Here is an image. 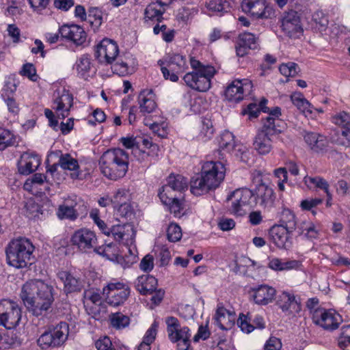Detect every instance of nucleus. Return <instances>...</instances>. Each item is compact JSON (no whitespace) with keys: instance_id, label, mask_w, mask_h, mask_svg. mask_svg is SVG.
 Segmentation results:
<instances>
[{"instance_id":"nucleus-34","label":"nucleus","mask_w":350,"mask_h":350,"mask_svg":"<svg viewBox=\"0 0 350 350\" xmlns=\"http://www.w3.org/2000/svg\"><path fill=\"white\" fill-rule=\"evenodd\" d=\"M332 121L336 125L343 129L342 135L350 144V115L345 111H341L332 116Z\"/></svg>"},{"instance_id":"nucleus-59","label":"nucleus","mask_w":350,"mask_h":350,"mask_svg":"<svg viewBox=\"0 0 350 350\" xmlns=\"http://www.w3.org/2000/svg\"><path fill=\"white\" fill-rule=\"evenodd\" d=\"M21 74L23 76L28 77L32 81H36L38 79L36 68L32 64L28 63L24 64L21 70Z\"/></svg>"},{"instance_id":"nucleus-25","label":"nucleus","mask_w":350,"mask_h":350,"mask_svg":"<svg viewBox=\"0 0 350 350\" xmlns=\"http://www.w3.org/2000/svg\"><path fill=\"white\" fill-rule=\"evenodd\" d=\"M276 305L286 314L298 313L301 310V305L295 295L286 291L278 295Z\"/></svg>"},{"instance_id":"nucleus-53","label":"nucleus","mask_w":350,"mask_h":350,"mask_svg":"<svg viewBox=\"0 0 350 350\" xmlns=\"http://www.w3.org/2000/svg\"><path fill=\"white\" fill-rule=\"evenodd\" d=\"M37 343L42 349L57 347L51 331L43 333L38 339Z\"/></svg>"},{"instance_id":"nucleus-2","label":"nucleus","mask_w":350,"mask_h":350,"mask_svg":"<svg viewBox=\"0 0 350 350\" xmlns=\"http://www.w3.org/2000/svg\"><path fill=\"white\" fill-rule=\"evenodd\" d=\"M225 166L221 162H206L201 176L193 177L190 182L191 192L201 196L217 188L225 177Z\"/></svg>"},{"instance_id":"nucleus-44","label":"nucleus","mask_w":350,"mask_h":350,"mask_svg":"<svg viewBox=\"0 0 350 350\" xmlns=\"http://www.w3.org/2000/svg\"><path fill=\"white\" fill-rule=\"evenodd\" d=\"M291 100L292 103L297 107V108L303 113H312V106L300 92H295L291 96Z\"/></svg>"},{"instance_id":"nucleus-36","label":"nucleus","mask_w":350,"mask_h":350,"mask_svg":"<svg viewBox=\"0 0 350 350\" xmlns=\"http://www.w3.org/2000/svg\"><path fill=\"white\" fill-rule=\"evenodd\" d=\"M59 165L63 170H68L72 171L71 177L72 178H78L79 173L78 172L79 164L77 159H74L69 154H62L59 159Z\"/></svg>"},{"instance_id":"nucleus-14","label":"nucleus","mask_w":350,"mask_h":350,"mask_svg":"<svg viewBox=\"0 0 350 350\" xmlns=\"http://www.w3.org/2000/svg\"><path fill=\"white\" fill-rule=\"evenodd\" d=\"M71 242L80 251L87 252L96 247L97 237L94 231L86 228H82L73 233Z\"/></svg>"},{"instance_id":"nucleus-13","label":"nucleus","mask_w":350,"mask_h":350,"mask_svg":"<svg viewBox=\"0 0 350 350\" xmlns=\"http://www.w3.org/2000/svg\"><path fill=\"white\" fill-rule=\"evenodd\" d=\"M103 295H106L107 302L112 306H118L123 304L130 295V288L122 283H110L103 288Z\"/></svg>"},{"instance_id":"nucleus-43","label":"nucleus","mask_w":350,"mask_h":350,"mask_svg":"<svg viewBox=\"0 0 350 350\" xmlns=\"http://www.w3.org/2000/svg\"><path fill=\"white\" fill-rule=\"evenodd\" d=\"M238 144L235 143L234 135L228 131L223 132L219 139V147L221 150L231 152Z\"/></svg>"},{"instance_id":"nucleus-61","label":"nucleus","mask_w":350,"mask_h":350,"mask_svg":"<svg viewBox=\"0 0 350 350\" xmlns=\"http://www.w3.org/2000/svg\"><path fill=\"white\" fill-rule=\"evenodd\" d=\"M140 269L144 272H150L154 267V257L151 254L146 255L139 264Z\"/></svg>"},{"instance_id":"nucleus-42","label":"nucleus","mask_w":350,"mask_h":350,"mask_svg":"<svg viewBox=\"0 0 350 350\" xmlns=\"http://www.w3.org/2000/svg\"><path fill=\"white\" fill-rule=\"evenodd\" d=\"M299 262L295 260H286L283 262L278 258H273L269 260V267L275 271H284L295 269L298 267Z\"/></svg>"},{"instance_id":"nucleus-47","label":"nucleus","mask_w":350,"mask_h":350,"mask_svg":"<svg viewBox=\"0 0 350 350\" xmlns=\"http://www.w3.org/2000/svg\"><path fill=\"white\" fill-rule=\"evenodd\" d=\"M304 181L308 186L313 185L317 188L323 189L325 192L327 196L329 198H331V193L329 191V184L323 178L320 176H306L304 178Z\"/></svg>"},{"instance_id":"nucleus-46","label":"nucleus","mask_w":350,"mask_h":350,"mask_svg":"<svg viewBox=\"0 0 350 350\" xmlns=\"http://www.w3.org/2000/svg\"><path fill=\"white\" fill-rule=\"evenodd\" d=\"M75 68L78 75L82 78H86L91 68L90 57L88 55H83L79 57L75 64Z\"/></svg>"},{"instance_id":"nucleus-32","label":"nucleus","mask_w":350,"mask_h":350,"mask_svg":"<svg viewBox=\"0 0 350 350\" xmlns=\"http://www.w3.org/2000/svg\"><path fill=\"white\" fill-rule=\"evenodd\" d=\"M138 103L140 111L142 113H151L157 107L154 94L151 90L141 91L138 96Z\"/></svg>"},{"instance_id":"nucleus-30","label":"nucleus","mask_w":350,"mask_h":350,"mask_svg":"<svg viewBox=\"0 0 350 350\" xmlns=\"http://www.w3.org/2000/svg\"><path fill=\"white\" fill-rule=\"evenodd\" d=\"M58 278L64 283V291L66 294L79 292L83 288L82 281L69 272L59 271Z\"/></svg>"},{"instance_id":"nucleus-56","label":"nucleus","mask_w":350,"mask_h":350,"mask_svg":"<svg viewBox=\"0 0 350 350\" xmlns=\"http://www.w3.org/2000/svg\"><path fill=\"white\" fill-rule=\"evenodd\" d=\"M167 239L171 242H176L182 237V231L179 226L176 224L169 225L167 230Z\"/></svg>"},{"instance_id":"nucleus-27","label":"nucleus","mask_w":350,"mask_h":350,"mask_svg":"<svg viewBox=\"0 0 350 350\" xmlns=\"http://www.w3.org/2000/svg\"><path fill=\"white\" fill-rule=\"evenodd\" d=\"M118 51V46L115 42L104 39L98 45L96 53L98 57H104L107 63L111 64L116 59Z\"/></svg>"},{"instance_id":"nucleus-23","label":"nucleus","mask_w":350,"mask_h":350,"mask_svg":"<svg viewBox=\"0 0 350 350\" xmlns=\"http://www.w3.org/2000/svg\"><path fill=\"white\" fill-rule=\"evenodd\" d=\"M259 44L258 38L252 33L244 32L239 34L237 46V54L239 57H243L247 55L250 50L258 49Z\"/></svg>"},{"instance_id":"nucleus-60","label":"nucleus","mask_w":350,"mask_h":350,"mask_svg":"<svg viewBox=\"0 0 350 350\" xmlns=\"http://www.w3.org/2000/svg\"><path fill=\"white\" fill-rule=\"evenodd\" d=\"M214 133V129L211 120L204 119L202 121V127L200 131V135L203 136L205 139H210Z\"/></svg>"},{"instance_id":"nucleus-28","label":"nucleus","mask_w":350,"mask_h":350,"mask_svg":"<svg viewBox=\"0 0 350 350\" xmlns=\"http://www.w3.org/2000/svg\"><path fill=\"white\" fill-rule=\"evenodd\" d=\"M303 136L306 143L312 151L320 153L326 150L328 141L325 136L308 131H304Z\"/></svg>"},{"instance_id":"nucleus-10","label":"nucleus","mask_w":350,"mask_h":350,"mask_svg":"<svg viewBox=\"0 0 350 350\" xmlns=\"http://www.w3.org/2000/svg\"><path fill=\"white\" fill-rule=\"evenodd\" d=\"M21 319V310L9 299L0 301V325L8 329L16 327Z\"/></svg>"},{"instance_id":"nucleus-62","label":"nucleus","mask_w":350,"mask_h":350,"mask_svg":"<svg viewBox=\"0 0 350 350\" xmlns=\"http://www.w3.org/2000/svg\"><path fill=\"white\" fill-rule=\"evenodd\" d=\"M121 142L125 148L132 149L135 155H136L137 153H139L141 152V150L139 149L138 143L136 142L135 138L122 137Z\"/></svg>"},{"instance_id":"nucleus-40","label":"nucleus","mask_w":350,"mask_h":350,"mask_svg":"<svg viewBox=\"0 0 350 350\" xmlns=\"http://www.w3.org/2000/svg\"><path fill=\"white\" fill-rule=\"evenodd\" d=\"M158 196L163 204H171L174 200H177L178 198H183V196L178 195V192L167 184L159 189Z\"/></svg>"},{"instance_id":"nucleus-52","label":"nucleus","mask_w":350,"mask_h":350,"mask_svg":"<svg viewBox=\"0 0 350 350\" xmlns=\"http://www.w3.org/2000/svg\"><path fill=\"white\" fill-rule=\"evenodd\" d=\"M18 83L14 75H11L6 77L3 88H2V96H10V95H12L16 90Z\"/></svg>"},{"instance_id":"nucleus-17","label":"nucleus","mask_w":350,"mask_h":350,"mask_svg":"<svg viewBox=\"0 0 350 350\" xmlns=\"http://www.w3.org/2000/svg\"><path fill=\"white\" fill-rule=\"evenodd\" d=\"M87 206L85 203L79 200L75 202H69L64 204L60 205L58 208L57 215L61 219H67L70 220H75L80 215L87 213Z\"/></svg>"},{"instance_id":"nucleus-31","label":"nucleus","mask_w":350,"mask_h":350,"mask_svg":"<svg viewBox=\"0 0 350 350\" xmlns=\"http://www.w3.org/2000/svg\"><path fill=\"white\" fill-rule=\"evenodd\" d=\"M157 286V280L150 275L139 276L135 282L136 290L144 295L152 294L156 291Z\"/></svg>"},{"instance_id":"nucleus-33","label":"nucleus","mask_w":350,"mask_h":350,"mask_svg":"<svg viewBox=\"0 0 350 350\" xmlns=\"http://www.w3.org/2000/svg\"><path fill=\"white\" fill-rule=\"evenodd\" d=\"M231 318H234L228 310L223 306H219L216 310L214 320L215 323L222 330H227L230 328Z\"/></svg>"},{"instance_id":"nucleus-4","label":"nucleus","mask_w":350,"mask_h":350,"mask_svg":"<svg viewBox=\"0 0 350 350\" xmlns=\"http://www.w3.org/2000/svg\"><path fill=\"white\" fill-rule=\"evenodd\" d=\"M101 172L111 180L125 176L129 168V155L122 149L115 148L105 152L99 160Z\"/></svg>"},{"instance_id":"nucleus-45","label":"nucleus","mask_w":350,"mask_h":350,"mask_svg":"<svg viewBox=\"0 0 350 350\" xmlns=\"http://www.w3.org/2000/svg\"><path fill=\"white\" fill-rule=\"evenodd\" d=\"M281 226L288 230V232H293L297 228V221L295 214L289 209H284L281 214L280 221Z\"/></svg>"},{"instance_id":"nucleus-11","label":"nucleus","mask_w":350,"mask_h":350,"mask_svg":"<svg viewBox=\"0 0 350 350\" xmlns=\"http://www.w3.org/2000/svg\"><path fill=\"white\" fill-rule=\"evenodd\" d=\"M165 61L167 67L161 68L163 77L172 82L178 81V75L188 68L186 57L180 54H167Z\"/></svg>"},{"instance_id":"nucleus-35","label":"nucleus","mask_w":350,"mask_h":350,"mask_svg":"<svg viewBox=\"0 0 350 350\" xmlns=\"http://www.w3.org/2000/svg\"><path fill=\"white\" fill-rule=\"evenodd\" d=\"M271 135L258 132L254 142V146L260 154H266L272 149Z\"/></svg>"},{"instance_id":"nucleus-20","label":"nucleus","mask_w":350,"mask_h":350,"mask_svg":"<svg viewBox=\"0 0 350 350\" xmlns=\"http://www.w3.org/2000/svg\"><path fill=\"white\" fill-rule=\"evenodd\" d=\"M250 293L255 304L267 306L275 299L276 290L267 284H260L251 288Z\"/></svg>"},{"instance_id":"nucleus-24","label":"nucleus","mask_w":350,"mask_h":350,"mask_svg":"<svg viewBox=\"0 0 350 350\" xmlns=\"http://www.w3.org/2000/svg\"><path fill=\"white\" fill-rule=\"evenodd\" d=\"M62 38L72 41L77 45H81L86 40V33L79 25H64L59 29Z\"/></svg>"},{"instance_id":"nucleus-63","label":"nucleus","mask_w":350,"mask_h":350,"mask_svg":"<svg viewBox=\"0 0 350 350\" xmlns=\"http://www.w3.org/2000/svg\"><path fill=\"white\" fill-rule=\"evenodd\" d=\"M281 340L275 336L270 337L264 346V350H281Z\"/></svg>"},{"instance_id":"nucleus-41","label":"nucleus","mask_w":350,"mask_h":350,"mask_svg":"<svg viewBox=\"0 0 350 350\" xmlns=\"http://www.w3.org/2000/svg\"><path fill=\"white\" fill-rule=\"evenodd\" d=\"M167 185L183 196V191L187 189V180L181 175H170L167 179Z\"/></svg>"},{"instance_id":"nucleus-37","label":"nucleus","mask_w":350,"mask_h":350,"mask_svg":"<svg viewBox=\"0 0 350 350\" xmlns=\"http://www.w3.org/2000/svg\"><path fill=\"white\" fill-rule=\"evenodd\" d=\"M281 120L274 117L268 116L265 121L262 129L259 131L269 135H275L282 132Z\"/></svg>"},{"instance_id":"nucleus-5","label":"nucleus","mask_w":350,"mask_h":350,"mask_svg":"<svg viewBox=\"0 0 350 350\" xmlns=\"http://www.w3.org/2000/svg\"><path fill=\"white\" fill-rule=\"evenodd\" d=\"M190 64L194 71L187 73L183 79L187 85L198 92H206L211 88V79L216 74L215 68L211 65H204L191 57Z\"/></svg>"},{"instance_id":"nucleus-22","label":"nucleus","mask_w":350,"mask_h":350,"mask_svg":"<svg viewBox=\"0 0 350 350\" xmlns=\"http://www.w3.org/2000/svg\"><path fill=\"white\" fill-rule=\"evenodd\" d=\"M137 62L132 55L126 54L119 57L111 68L114 73L121 77L133 74L136 71Z\"/></svg>"},{"instance_id":"nucleus-16","label":"nucleus","mask_w":350,"mask_h":350,"mask_svg":"<svg viewBox=\"0 0 350 350\" xmlns=\"http://www.w3.org/2000/svg\"><path fill=\"white\" fill-rule=\"evenodd\" d=\"M241 8L256 18H267L273 15V10L267 5L265 0H243Z\"/></svg>"},{"instance_id":"nucleus-15","label":"nucleus","mask_w":350,"mask_h":350,"mask_svg":"<svg viewBox=\"0 0 350 350\" xmlns=\"http://www.w3.org/2000/svg\"><path fill=\"white\" fill-rule=\"evenodd\" d=\"M282 29L290 38H298L303 33L300 16L295 10H289L284 14L282 18Z\"/></svg>"},{"instance_id":"nucleus-6","label":"nucleus","mask_w":350,"mask_h":350,"mask_svg":"<svg viewBox=\"0 0 350 350\" xmlns=\"http://www.w3.org/2000/svg\"><path fill=\"white\" fill-rule=\"evenodd\" d=\"M252 183L255 186L253 191L255 205L258 203L264 208H271L275 196L268 177L260 171L255 170L252 174Z\"/></svg>"},{"instance_id":"nucleus-1","label":"nucleus","mask_w":350,"mask_h":350,"mask_svg":"<svg viewBox=\"0 0 350 350\" xmlns=\"http://www.w3.org/2000/svg\"><path fill=\"white\" fill-rule=\"evenodd\" d=\"M53 290L42 280H31L23 286L20 296L28 310L38 317L51 307L54 301Z\"/></svg>"},{"instance_id":"nucleus-48","label":"nucleus","mask_w":350,"mask_h":350,"mask_svg":"<svg viewBox=\"0 0 350 350\" xmlns=\"http://www.w3.org/2000/svg\"><path fill=\"white\" fill-rule=\"evenodd\" d=\"M110 321L113 327L120 329L129 325L130 319L128 316L121 312H116L111 314Z\"/></svg>"},{"instance_id":"nucleus-21","label":"nucleus","mask_w":350,"mask_h":350,"mask_svg":"<svg viewBox=\"0 0 350 350\" xmlns=\"http://www.w3.org/2000/svg\"><path fill=\"white\" fill-rule=\"evenodd\" d=\"M40 164L39 156L31 152H25L18 161V171L22 175H29L36 171Z\"/></svg>"},{"instance_id":"nucleus-50","label":"nucleus","mask_w":350,"mask_h":350,"mask_svg":"<svg viewBox=\"0 0 350 350\" xmlns=\"http://www.w3.org/2000/svg\"><path fill=\"white\" fill-rule=\"evenodd\" d=\"M15 142L14 134L8 129L0 128V150H3Z\"/></svg>"},{"instance_id":"nucleus-54","label":"nucleus","mask_w":350,"mask_h":350,"mask_svg":"<svg viewBox=\"0 0 350 350\" xmlns=\"http://www.w3.org/2000/svg\"><path fill=\"white\" fill-rule=\"evenodd\" d=\"M102 12L97 8H90L88 10L87 21L92 26L98 27L102 23Z\"/></svg>"},{"instance_id":"nucleus-55","label":"nucleus","mask_w":350,"mask_h":350,"mask_svg":"<svg viewBox=\"0 0 350 350\" xmlns=\"http://www.w3.org/2000/svg\"><path fill=\"white\" fill-rule=\"evenodd\" d=\"M231 153L239 161L245 163H248L250 152L243 145L237 144Z\"/></svg>"},{"instance_id":"nucleus-51","label":"nucleus","mask_w":350,"mask_h":350,"mask_svg":"<svg viewBox=\"0 0 350 350\" xmlns=\"http://www.w3.org/2000/svg\"><path fill=\"white\" fill-rule=\"evenodd\" d=\"M206 8L216 12H227L230 4L226 0H206Z\"/></svg>"},{"instance_id":"nucleus-64","label":"nucleus","mask_w":350,"mask_h":350,"mask_svg":"<svg viewBox=\"0 0 350 350\" xmlns=\"http://www.w3.org/2000/svg\"><path fill=\"white\" fill-rule=\"evenodd\" d=\"M95 346L98 350H116L111 347V341L107 336L98 340L95 342Z\"/></svg>"},{"instance_id":"nucleus-12","label":"nucleus","mask_w":350,"mask_h":350,"mask_svg":"<svg viewBox=\"0 0 350 350\" xmlns=\"http://www.w3.org/2000/svg\"><path fill=\"white\" fill-rule=\"evenodd\" d=\"M312 321L325 329L334 330L338 327L342 319L334 310L319 308L312 313Z\"/></svg>"},{"instance_id":"nucleus-9","label":"nucleus","mask_w":350,"mask_h":350,"mask_svg":"<svg viewBox=\"0 0 350 350\" xmlns=\"http://www.w3.org/2000/svg\"><path fill=\"white\" fill-rule=\"evenodd\" d=\"M254 193L247 188L239 189L234 191L228 197L232 200L231 212L236 215L242 216L247 212L246 208L255 206Z\"/></svg>"},{"instance_id":"nucleus-18","label":"nucleus","mask_w":350,"mask_h":350,"mask_svg":"<svg viewBox=\"0 0 350 350\" xmlns=\"http://www.w3.org/2000/svg\"><path fill=\"white\" fill-rule=\"evenodd\" d=\"M252 88L251 81L247 79H236L227 87L225 96L229 101L238 103L243 99L244 92H250Z\"/></svg>"},{"instance_id":"nucleus-57","label":"nucleus","mask_w":350,"mask_h":350,"mask_svg":"<svg viewBox=\"0 0 350 350\" xmlns=\"http://www.w3.org/2000/svg\"><path fill=\"white\" fill-rule=\"evenodd\" d=\"M282 75L286 77H295L299 72V67L297 64L288 62L282 64L279 68Z\"/></svg>"},{"instance_id":"nucleus-49","label":"nucleus","mask_w":350,"mask_h":350,"mask_svg":"<svg viewBox=\"0 0 350 350\" xmlns=\"http://www.w3.org/2000/svg\"><path fill=\"white\" fill-rule=\"evenodd\" d=\"M338 345L342 350H350V325L342 327L338 338Z\"/></svg>"},{"instance_id":"nucleus-26","label":"nucleus","mask_w":350,"mask_h":350,"mask_svg":"<svg viewBox=\"0 0 350 350\" xmlns=\"http://www.w3.org/2000/svg\"><path fill=\"white\" fill-rule=\"evenodd\" d=\"M237 324L247 334L252 332L254 328L264 329L265 327L263 317L258 314L254 317L240 314Z\"/></svg>"},{"instance_id":"nucleus-19","label":"nucleus","mask_w":350,"mask_h":350,"mask_svg":"<svg viewBox=\"0 0 350 350\" xmlns=\"http://www.w3.org/2000/svg\"><path fill=\"white\" fill-rule=\"evenodd\" d=\"M283 226L274 225L269 230V237L274 244L280 249L289 250L293 245L292 234Z\"/></svg>"},{"instance_id":"nucleus-8","label":"nucleus","mask_w":350,"mask_h":350,"mask_svg":"<svg viewBox=\"0 0 350 350\" xmlns=\"http://www.w3.org/2000/svg\"><path fill=\"white\" fill-rule=\"evenodd\" d=\"M165 322L170 341L177 343L178 350H188L191 345L189 329L181 327L178 319L174 317H167Z\"/></svg>"},{"instance_id":"nucleus-38","label":"nucleus","mask_w":350,"mask_h":350,"mask_svg":"<svg viewBox=\"0 0 350 350\" xmlns=\"http://www.w3.org/2000/svg\"><path fill=\"white\" fill-rule=\"evenodd\" d=\"M54 340L57 347L63 345L66 340L68 333L69 326L66 322H60L51 330Z\"/></svg>"},{"instance_id":"nucleus-39","label":"nucleus","mask_w":350,"mask_h":350,"mask_svg":"<svg viewBox=\"0 0 350 350\" xmlns=\"http://www.w3.org/2000/svg\"><path fill=\"white\" fill-rule=\"evenodd\" d=\"M163 6L160 5L157 1L150 3L144 10V18L146 20H155L161 22L165 12V9L162 8Z\"/></svg>"},{"instance_id":"nucleus-3","label":"nucleus","mask_w":350,"mask_h":350,"mask_svg":"<svg viewBox=\"0 0 350 350\" xmlns=\"http://www.w3.org/2000/svg\"><path fill=\"white\" fill-rule=\"evenodd\" d=\"M34 250L30 239L23 237L12 239L5 247L6 262L16 269L27 268L33 262Z\"/></svg>"},{"instance_id":"nucleus-58","label":"nucleus","mask_w":350,"mask_h":350,"mask_svg":"<svg viewBox=\"0 0 350 350\" xmlns=\"http://www.w3.org/2000/svg\"><path fill=\"white\" fill-rule=\"evenodd\" d=\"M111 200L114 208L124 204L128 202L129 200L128 191L125 189H119Z\"/></svg>"},{"instance_id":"nucleus-7","label":"nucleus","mask_w":350,"mask_h":350,"mask_svg":"<svg viewBox=\"0 0 350 350\" xmlns=\"http://www.w3.org/2000/svg\"><path fill=\"white\" fill-rule=\"evenodd\" d=\"M95 224L104 234L118 243L127 244L129 241L131 242L135 236L133 226L129 223L108 224L100 219Z\"/></svg>"},{"instance_id":"nucleus-29","label":"nucleus","mask_w":350,"mask_h":350,"mask_svg":"<svg viewBox=\"0 0 350 350\" xmlns=\"http://www.w3.org/2000/svg\"><path fill=\"white\" fill-rule=\"evenodd\" d=\"M72 96L68 91L63 90L61 95L54 100L53 109H55L58 116L64 119L68 116L70 108L72 106Z\"/></svg>"}]
</instances>
